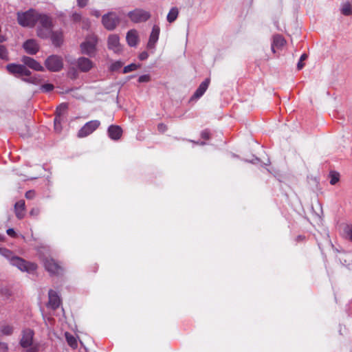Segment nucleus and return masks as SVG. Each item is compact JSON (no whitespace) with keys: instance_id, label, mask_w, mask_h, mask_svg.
Listing matches in <instances>:
<instances>
[{"instance_id":"f257e3e1","label":"nucleus","mask_w":352,"mask_h":352,"mask_svg":"<svg viewBox=\"0 0 352 352\" xmlns=\"http://www.w3.org/2000/svg\"><path fill=\"white\" fill-rule=\"evenodd\" d=\"M0 254L7 258L12 265L16 267L22 272L33 273L37 269L36 264L26 261L21 257L14 256L13 252L8 249L0 248Z\"/></svg>"},{"instance_id":"f03ea898","label":"nucleus","mask_w":352,"mask_h":352,"mask_svg":"<svg viewBox=\"0 0 352 352\" xmlns=\"http://www.w3.org/2000/svg\"><path fill=\"white\" fill-rule=\"evenodd\" d=\"M39 12L34 9H30L26 12H19L17 13V21L23 27L32 28L37 23Z\"/></svg>"},{"instance_id":"7ed1b4c3","label":"nucleus","mask_w":352,"mask_h":352,"mask_svg":"<svg viewBox=\"0 0 352 352\" xmlns=\"http://www.w3.org/2000/svg\"><path fill=\"white\" fill-rule=\"evenodd\" d=\"M37 23V35L42 38H48L52 33V23L51 18L46 14L39 13Z\"/></svg>"},{"instance_id":"20e7f679","label":"nucleus","mask_w":352,"mask_h":352,"mask_svg":"<svg viewBox=\"0 0 352 352\" xmlns=\"http://www.w3.org/2000/svg\"><path fill=\"white\" fill-rule=\"evenodd\" d=\"M97 42L98 39L96 35L88 36L85 41L80 44L82 53L89 56H94L96 50Z\"/></svg>"},{"instance_id":"39448f33","label":"nucleus","mask_w":352,"mask_h":352,"mask_svg":"<svg viewBox=\"0 0 352 352\" xmlns=\"http://www.w3.org/2000/svg\"><path fill=\"white\" fill-rule=\"evenodd\" d=\"M120 21V17L115 12H109L102 16V24L109 31L115 30Z\"/></svg>"},{"instance_id":"423d86ee","label":"nucleus","mask_w":352,"mask_h":352,"mask_svg":"<svg viewBox=\"0 0 352 352\" xmlns=\"http://www.w3.org/2000/svg\"><path fill=\"white\" fill-rule=\"evenodd\" d=\"M100 122L98 120H93L86 122L78 131L77 137L83 138L92 134L99 126Z\"/></svg>"},{"instance_id":"0eeeda50","label":"nucleus","mask_w":352,"mask_h":352,"mask_svg":"<svg viewBox=\"0 0 352 352\" xmlns=\"http://www.w3.org/2000/svg\"><path fill=\"white\" fill-rule=\"evenodd\" d=\"M127 16L132 22L136 23L145 22L151 17L149 12L140 8L130 11Z\"/></svg>"},{"instance_id":"6e6552de","label":"nucleus","mask_w":352,"mask_h":352,"mask_svg":"<svg viewBox=\"0 0 352 352\" xmlns=\"http://www.w3.org/2000/svg\"><path fill=\"white\" fill-rule=\"evenodd\" d=\"M45 65L48 70L54 72H58L63 67V59L58 56H50L46 59Z\"/></svg>"},{"instance_id":"1a4fd4ad","label":"nucleus","mask_w":352,"mask_h":352,"mask_svg":"<svg viewBox=\"0 0 352 352\" xmlns=\"http://www.w3.org/2000/svg\"><path fill=\"white\" fill-rule=\"evenodd\" d=\"M34 332L30 328H26L21 331V338L19 344L22 348H28L34 344Z\"/></svg>"},{"instance_id":"9d476101","label":"nucleus","mask_w":352,"mask_h":352,"mask_svg":"<svg viewBox=\"0 0 352 352\" xmlns=\"http://www.w3.org/2000/svg\"><path fill=\"white\" fill-rule=\"evenodd\" d=\"M45 269L51 275H59L63 272V268L53 258L46 257L43 259Z\"/></svg>"},{"instance_id":"9b49d317","label":"nucleus","mask_w":352,"mask_h":352,"mask_svg":"<svg viewBox=\"0 0 352 352\" xmlns=\"http://www.w3.org/2000/svg\"><path fill=\"white\" fill-rule=\"evenodd\" d=\"M6 69L10 74L19 76L28 77L31 74L30 71L23 65L8 64L6 66Z\"/></svg>"},{"instance_id":"f8f14e48","label":"nucleus","mask_w":352,"mask_h":352,"mask_svg":"<svg viewBox=\"0 0 352 352\" xmlns=\"http://www.w3.org/2000/svg\"><path fill=\"white\" fill-rule=\"evenodd\" d=\"M77 69L81 72H88L94 67V63L86 57L78 58L75 63Z\"/></svg>"},{"instance_id":"ddd939ff","label":"nucleus","mask_w":352,"mask_h":352,"mask_svg":"<svg viewBox=\"0 0 352 352\" xmlns=\"http://www.w3.org/2000/svg\"><path fill=\"white\" fill-rule=\"evenodd\" d=\"M108 48L115 53L121 52L122 47L120 43V37L117 34H111L107 40Z\"/></svg>"},{"instance_id":"4468645a","label":"nucleus","mask_w":352,"mask_h":352,"mask_svg":"<svg viewBox=\"0 0 352 352\" xmlns=\"http://www.w3.org/2000/svg\"><path fill=\"white\" fill-rule=\"evenodd\" d=\"M48 307L55 310L60 306L61 300L56 292L50 289L48 292Z\"/></svg>"},{"instance_id":"2eb2a0df","label":"nucleus","mask_w":352,"mask_h":352,"mask_svg":"<svg viewBox=\"0 0 352 352\" xmlns=\"http://www.w3.org/2000/svg\"><path fill=\"white\" fill-rule=\"evenodd\" d=\"M160 29L157 25H154L151 32L149 39L147 43V47L149 49L155 48V45L159 39Z\"/></svg>"},{"instance_id":"dca6fc26","label":"nucleus","mask_w":352,"mask_h":352,"mask_svg":"<svg viewBox=\"0 0 352 352\" xmlns=\"http://www.w3.org/2000/svg\"><path fill=\"white\" fill-rule=\"evenodd\" d=\"M107 133L109 138L112 140H119L122 135V129L118 125H110L107 129Z\"/></svg>"},{"instance_id":"f3484780","label":"nucleus","mask_w":352,"mask_h":352,"mask_svg":"<svg viewBox=\"0 0 352 352\" xmlns=\"http://www.w3.org/2000/svg\"><path fill=\"white\" fill-rule=\"evenodd\" d=\"M22 62L29 67L30 68L35 71H43V67L36 60L29 56H23Z\"/></svg>"},{"instance_id":"a211bd4d","label":"nucleus","mask_w":352,"mask_h":352,"mask_svg":"<svg viewBox=\"0 0 352 352\" xmlns=\"http://www.w3.org/2000/svg\"><path fill=\"white\" fill-rule=\"evenodd\" d=\"M23 48L28 54H35L39 50V46L34 39H30L23 44Z\"/></svg>"},{"instance_id":"6ab92c4d","label":"nucleus","mask_w":352,"mask_h":352,"mask_svg":"<svg viewBox=\"0 0 352 352\" xmlns=\"http://www.w3.org/2000/svg\"><path fill=\"white\" fill-rule=\"evenodd\" d=\"M210 84V79L206 78L204 81H203L199 86V87L195 91L194 95L192 97V100L193 99H199L201 98L206 91L207 90Z\"/></svg>"},{"instance_id":"aec40b11","label":"nucleus","mask_w":352,"mask_h":352,"mask_svg":"<svg viewBox=\"0 0 352 352\" xmlns=\"http://www.w3.org/2000/svg\"><path fill=\"white\" fill-rule=\"evenodd\" d=\"M25 201L23 199H21V200L16 201L14 204V212H15L16 217L19 219H23L25 217Z\"/></svg>"},{"instance_id":"412c9836","label":"nucleus","mask_w":352,"mask_h":352,"mask_svg":"<svg viewBox=\"0 0 352 352\" xmlns=\"http://www.w3.org/2000/svg\"><path fill=\"white\" fill-rule=\"evenodd\" d=\"M285 44V38L280 35H276L273 37L272 43V51L276 53V50H280Z\"/></svg>"},{"instance_id":"4be33fe9","label":"nucleus","mask_w":352,"mask_h":352,"mask_svg":"<svg viewBox=\"0 0 352 352\" xmlns=\"http://www.w3.org/2000/svg\"><path fill=\"white\" fill-rule=\"evenodd\" d=\"M126 39L129 45L134 47L138 42V34L135 30H129L126 36Z\"/></svg>"},{"instance_id":"5701e85b","label":"nucleus","mask_w":352,"mask_h":352,"mask_svg":"<svg viewBox=\"0 0 352 352\" xmlns=\"http://www.w3.org/2000/svg\"><path fill=\"white\" fill-rule=\"evenodd\" d=\"M51 39L52 43L56 46H60L63 43V33L60 31L52 32Z\"/></svg>"},{"instance_id":"b1692460","label":"nucleus","mask_w":352,"mask_h":352,"mask_svg":"<svg viewBox=\"0 0 352 352\" xmlns=\"http://www.w3.org/2000/svg\"><path fill=\"white\" fill-rule=\"evenodd\" d=\"M178 14H179L178 8L176 7L172 8L167 14V16H166L167 21L170 23L174 22L177 19Z\"/></svg>"},{"instance_id":"393cba45","label":"nucleus","mask_w":352,"mask_h":352,"mask_svg":"<svg viewBox=\"0 0 352 352\" xmlns=\"http://www.w3.org/2000/svg\"><path fill=\"white\" fill-rule=\"evenodd\" d=\"M65 335L67 344L73 349L77 348L78 342L76 338L68 332H66Z\"/></svg>"},{"instance_id":"a878e982","label":"nucleus","mask_w":352,"mask_h":352,"mask_svg":"<svg viewBox=\"0 0 352 352\" xmlns=\"http://www.w3.org/2000/svg\"><path fill=\"white\" fill-rule=\"evenodd\" d=\"M343 236L352 242V225H346L343 228Z\"/></svg>"},{"instance_id":"bb28decb","label":"nucleus","mask_w":352,"mask_h":352,"mask_svg":"<svg viewBox=\"0 0 352 352\" xmlns=\"http://www.w3.org/2000/svg\"><path fill=\"white\" fill-rule=\"evenodd\" d=\"M0 331L3 336H11L13 333L14 328L12 326L6 324L1 326Z\"/></svg>"},{"instance_id":"cd10ccee","label":"nucleus","mask_w":352,"mask_h":352,"mask_svg":"<svg viewBox=\"0 0 352 352\" xmlns=\"http://www.w3.org/2000/svg\"><path fill=\"white\" fill-rule=\"evenodd\" d=\"M67 109V104L65 103L60 104L56 109V116L57 118H61L62 115Z\"/></svg>"},{"instance_id":"c85d7f7f","label":"nucleus","mask_w":352,"mask_h":352,"mask_svg":"<svg viewBox=\"0 0 352 352\" xmlns=\"http://www.w3.org/2000/svg\"><path fill=\"white\" fill-rule=\"evenodd\" d=\"M140 67V65L131 63L129 65H126L123 69V73L126 74L133 71L138 69Z\"/></svg>"},{"instance_id":"c756f323","label":"nucleus","mask_w":352,"mask_h":352,"mask_svg":"<svg viewBox=\"0 0 352 352\" xmlns=\"http://www.w3.org/2000/svg\"><path fill=\"white\" fill-rule=\"evenodd\" d=\"M245 161L248 162H250L252 164H254L261 165V166H262L263 164L264 166H268L269 163H270V160L268 159L267 160L266 162L261 163L260 160L258 158H257V157H253V158L252 160H245Z\"/></svg>"},{"instance_id":"7c9ffc66","label":"nucleus","mask_w":352,"mask_h":352,"mask_svg":"<svg viewBox=\"0 0 352 352\" xmlns=\"http://www.w3.org/2000/svg\"><path fill=\"white\" fill-rule=\"evenodd\" d=\"M341 12L344 15H350L352 12L351 5L349 3H344L341 8Z\"/></svg>"},{"instance_id":"2f4dec72","label":"nucleus","mask_w":352,"mask_h":352,"mask_svg":"<svg viewBox=\"0 0 352 352\" xmlns=\"http://www.w3.org/2000/svg\"><path fill=\"white\" fill-rule=\"evenodd\" d=\"M0 58L6 60H8V52L3 45H0Z\"/></svg>"},{"instance_id":"473e14b6","label":"nucleus","mask_w":352,"mask_h":352,"mask_svg":"<svg viewBox=\"0 0 352 352\" xmlns=\"http://www.w3.org/2000/svg\"><path fill=\"white\" fill-rule=\"evenodd\" d=\"M123 64L124 63L120 60L115 61L110 65L109 69L112 72L117 71L122 67Z\"/></svg>"},{"instance_id":"72a5a7b5","label":"nucleus","mask_w":352,"mask_h":352,"mask_svg":"<svg viewBox=\"0 0 352 352\" xmlns=\"http://www.w3.org/2000/svg\"><path fill=\"white\" fill-rule=\"evenodd\" d=\"M23 80L31 82L33 84H38L40 82L39 76H33L29 78H23Z\"/></svg>"},{"instance_id":"f704fd0d","label":"nucleus","mask_w":352,"mask_h":352,"mask_svg":"<svg viewBox=\"0 0 352 352\" xmlns=\"http://www.w3.org/2000/svg\"><path fill=\"white\" fill-rule=\"evenodd\" d=\"M54 89V85L52 84L47 83L44 84L41 87V89L43 92H49L52 91Z\"/></svg>"},{"instance_id":"c9c22d12","label":"nucleus","mask_w":352,"mask_h":352,"mask_svg":"<svg viewBox=\"0 0 352 352\" xmlns=\"http://www.w3.org/2000/svg\"><path fill=\"white\" fill-rule=\"evenodd\" d=\"M61 120H62V118H59L57 117H56L54 118V129L58 132L60 131V130H61V126H60Z\"/></svg>"},{"instance_id":"e433bc0d","label":"nucleus","mask_w":352,"mask_h":352,"mask_svg":"<svg viewBox=\"0 0 352 352\" xmlns=\"http://www.w3.org/2000/svg\"><path fill=\"white\" fill-rule=\"evenodd\" d=\"M307 58V55L306 54H303L301 55L300 58V60L297 64V68L298 69H301L303 66H304V64H303V60H306Z\"/></svg>"},{"instance_id":"4c0bfd02","label":"nucleus","mask_w":352,"mask_h":352,"mask_svg":"<svg viewBox=\"0 0 352 352\" xmlns=\"http://www.w3.org/2000/svg\"><path fill=\"white\" fill-rule=\"evenodd\" d=\"M320 177H310L309 180L308 181L309 184L310 185H316V189L317 190H320L321 189L320 187H318V183L319 182V179Z\"/></svg>"},{"instance_id":"58836bf2","label":"nucleus","mask_w":352,"mask_h":352,"mask_svg":"<svg viewBox=\"0 0 352 352\" xmlns=\"http://www.w3.org/2000/svg\"><path fill=\"white\" fill-rule=\"evenodd\" d=\"M151 77L148 74H144L139 77L138 82H147L150 81Z\"/></svg>"},{"instance_id":"ea45409f","label":"nucleus","mask_w":352,"mask_h":352,"mask_svg":"<svg viewBox=\"0 0 352 352\" xmlns=\"http://www.w3.org/2000/svg\"><path fill=\"white\" fill-rule=\"evenodd\" d=\"M8 344L0 340V352H8Z\"/></svg>"},{"instance_id":"a19ab883","label":"nucleus","mask_w":352,"mask_h":352,"mask_svg":"<svg viewBox=\"0 0 352 352\" xmlns=\"http://www.w3.org/2000/svg\"><path fill=\"white\" fill-rule=\"evenodd\" d=\"M25 349V352H38V346L37 344H32V346H29L28 348H24Z\"/></svg>"},{"instance_id":"79ce46f5","label":"nucleus","mask_w":352,"mask_h":352,"mask_svg":"<svg viewBox=\"0 0 352 352\" xmlns=\"http://www.w3.org/2000/svg\"><path fill=\"white\" fill-rule=\"evenodd\" d=\"M35 196V192L34 190H28L25 193V197L28 199H32Z\"/></svg>"},{"instance_id":"37998d69","label":"nucleus","mask_w":352,"mask_h":352,"mask_svg":"<svg viewBox=\"0 0 352 352\" xmlns=\"http://www.w3.org/2000/svg\"><path fill=\"white\" fill-rule=\"evenodd\" d=\"M148 57V54L146 52H142L139 55V58L141 60H146Z\"/></svg>"},{"instance_id":"c03bdc74","label":"nucleus","mask_w":352,"mask_h":352,"mask_svg":"<svg viewBox=\"0 0 352 352\" xmlns=\"http://www.w3.org/2000/svg\"><path fill=\"white\" fill-rule=\"evenodd\" d=\"M40 213V210L37 208H32L30 212L32 216H38Z\"/></svg>"},{"instance_id":"a18cd8bd","label":"nucleus","mask_w":352,"mask_h":352,"mask_svg":"<svg viewBox=\"0 0 352 352\" xmlns=\"http://www.w3.org/2000/svg\"><path fill=\"white\" fill-rule=\"evenodd\" d=\"M201 136L202 138L208 139L210 138V133L207 130H204L201 132Z\"/></svg>"},{"instance_id":"49530a36","label":"nucleus","mask_w":352,"mask_h":352,"mask_svg":"<svg viewBox=\"0 0 352 352\" xmlns=\"http://www.w3.org/2000/svg\"><path fill=\"white\" fill-rule=\"evenodd\" d=\"M72 17L74 21H78L81 19V15L78 13H74Z\"/></svg>"},{"instance_id":"de8ad7c7","label":"nucleus","mask_w":352,"mask_h":352,"mask_svg":"<svg viewBox=\"0 0 352 352\" xmlns=\"http://www.w3.org/2000/svg\"><path fill=\"white\" fill-rule=\"evenodd\" d=\"M6 232L7 234L12 236V237H14L16 236V232L14 231V230L13 228H9L6 230Z\"/></svg>"},{"instance_id":"09e8293b","label":"nucleus","mask_w":352,"mask_h":352,"mask_svg":"<svg viewBox=\"0 0 352 352\" xmlns=\"http://www.w3.org/2000/svg\"><path fill=\"white\" fill-rule=\"evenodd\" d=\"M77 2L80 7H85L87 4L88 0H77Z\"/></svg>"},{"instance_id":"8fccbe9b","label":"nucleus","mask_w":352,"mask_h":352,"mask_svg":"<svg viewBox=\"0 0 352 352\" xmlns=\"http://www.w3.org/2000/svg\"><path fill=\"white\" fill-rule=\"evenodd\" d=\"M91 14L97 18L100 16V12L98 10H92Z\"/></svg>"},{"instance_id":"3c124183","label":"nucleus","mask_w":352,"mask_h":352,"mask_svg":"<svg viewBox=\"0 0 352 352\" xmlns=\"http://www.w3.org/2000/svg\"><path fill=\"white\" fill-rule=\"evenodd\" d=\"M157 128H158V130H159L160 131H161V132H164V131H166V125H165V124H162V123L159 124H158Z\"/></svg>"},{"instance_id":"603ef678","label":"nucleus","mask_w":352,"mask_h":352,"mask_svg":"<svg viewBox=\"0 0 352 352\" xmlns=\"http://www.w3.org/2000/svg\"><path fill=\"white\" fill-rule=\"evenodd\" d=\"M340 177H331L330 184L331 185H336L339 182Z\"/></svg>"},{"instance_id":"864d4df0","label":"nucleus","mask_w":352,"mask_h":352,"mask_svg":"<svg viewBox=\"0 0 352 352\" xmlns=\"http://www.w3.org/2000/svg\"><path fill=\"white\" fill-rule=\"evenodd\" d=\"M329 176H332V177H334V176H339V174L337 173L335 171H332L330 173V175Z\"/></svg>"},{"instance_id":"5fc2aeb1","label":"nucleus","mask_w":352,"mask_h":352,"mask_svg":"<svg viewBox=\"0 0 352 352\" xmlns=\"http://www.w3.org/2000/svg\"><path fill=\"white\" fill-rule=\"evenodd\" d=\"M3 236L0 234V241H2L3 239Z\"/></svg>"},{"instance_id":"6e6d98bb","label":"nucleus","mask_w":352,"mask_h":352,"mask_svg":"<svg viewBox=\"0 0 352 352\" xmlns=\"http://www.w3.org/2000/svg\"><path fill=\"white\" fill-rule=\"evenodd\" d=\"M200 144L204 145V144H205V143L204 142H201Z\"/></svg>"}]
</instances>
